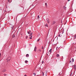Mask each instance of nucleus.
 I'll list each match as a JSON object with an SVG mask.
<instances>
[{
    "instance_id": "nucleus-13",
    "label": "nucleus",
    "mask_w": 76,
    "mask_h": 76,
    "mask_svg": "<svg viewBox=\"0 0 76 76\" xmlns=\"http://www.w3.org/2000/svg\"><path fill=\"white\" fill-rule=\"evenodd\" d=\"M36 50H37V48H34V51H36Z\"/></svg>"
},
{
    "instance_id": "nucleus-19",
    "label": "nucleus",
    "mask_w": 76,
    "mask_h": 76,
    "mask_svg": "<svg viewBox=\"0 0 76 76\" xmlns=\"http://www.w3.org/2000/svg\"><path fill=\"white\" fill-rule=\"evenodd\" d=\"M64 9H66V7H64Z\"/></svg>"
},
{
    "instance_id": "nucleus-5",
    "label": "nucleus",
    "mask_w": 76,
    "mask_h": 76,
    "mask_svg": "<svg viewBox=\"0 0 76 76\" xmlns=\"http://www.w3.org/2000/svg\"><path fill=\"white\" fill-rule=\"evenodd\" d=\"M31 32V31H27V33H28V34H30Z\"/></svg>"
},
{
    "instance_id": "nucleus-36",
    "label": "nucleus",
    "mask_w": 76,
    "mask_h": 76,
    "mask_svg": "<svg viewBox=\"0 0 76 76\" xmlns=\"http://www.w3.org/2000/svg\"><path fill=\"white\" fill-rule=\"evenodd\" d=\"M39 51H41V50H40Z\"/></svg>"
},
{
    "instance_id": "nucleus-2",
    "label": "nucleus",
    "mask_w": 76,
    "mask_h": 76,
    "mask_svg": "<svg viewBox=\"0 0 76 76\" xmlns=\"http://www.w3.org/2000/svg\"><path fill=\"white\" fill-rule=\"evenodd\" d=\"M73 67H74V69H75V70L76 69V65H74V66H73Z\"/></svg>"
},
{
    "instance_id": "nucleus-40",
    "label": "nucleus",
    "mask_w": 76,
    "mask_h": 76,
    "mask_svg": "<svg viewBox=\"0 0 76 76\" xmlns=\"http://www.w3.org/2000/svg\"><path fill=\"white\" fill-rule=\"evenodd\" d=\"M57 48H56V49L57 50Z\"/></svg>"
},
{
    "instance_id": "nucleus-1",
    "label": "nucleus",
    "mask_w": 76,
    "mask_h": 76,
    "mask_svg": "<svg viewBox=\"0 0 76 76\" xmlns=\"http://www.w3.org/2000/svg\"><path fill=\"white\" fill-rule=\"evenodd\" d=\"M11 59V57H9L7 58V61H10V60Z\"/></svg>"
},
{
    "instance_id": "nucleus-26",
    "label": "nucleus",
    "mask_w": 76,
    "mask_h": 76,
    "mask_svg": "<svg viewBox=\"0 0 76 76\" xmlns=\"http://www.w3.org/2000/svg\"><path fill=\"white\" fill-rule=\"evenodd\" d=\"M6 75H7V74H4V76H6Z\"/></svg>"
},
{
    "instance_id": "nucleus-35",
    "label": "nucleus",
    "mask_w": 76,
    "mask_h": 76,
    "mask_svg": "<svg viewBox=\"0 0 76 76\" xmlns=\"http://www.w3.org/2000/svg\"><path fill=\"white\" fill-rule=\"evenodd\" d=\"M37 47H35V48H36Z\"/></svg>"
},
{
    "instance_id": "nucleus-17",
    "label": "nucleus",
    "mask_w": 76,
    "mask_h": 76,
    "mask_svg": "<svg viewBox=\"0 0 76 76\" xmlns=\"http://www.w3.org/2000/svg\"><path fill=\"white\" fill-rule=\"evenodd\" d=\"M45 26H47V27H48V24H46L45 25Z\"/></svg>"
},
{
    "instance_id": "nucleus-8",
    "label": "nucleus",
    "mask_w": 76,
    "mask_h": 76,
    "mask_svg": "<svg viewBox=\"0 0 76 76\" xmlns=\"http://www.w3.org/2000/svg\"><path fill=\"white\" fill-rule=\"evenodd\" d=\"M26 57H29V54H27L26 55Z\"/></svg>"
},
{
    "instance_id": "nucleus-20",
    "label": "nucleus",
    "mask_w": 76,
    "mask_h": 76,
    "mask_svg": "<svg viewBox=\"0 0 76 76\" xmlns=\"http://www.w3.org/2000/svg\"><path fill=\"white\" fill-rule=\"evenodd\" d=\"M42 73L43 74V76H44V72H42Z\"/></svg>"
},
{
    "instance_id": "nucleus-21",
    "label": "nucleus",
    "mask_w": 76,
    "mask_h": 76,
    "mask_svg": "<svg viewBox=\"0 0 76 76\" xmlns=\"http://www.w3.org/2000/svg\"><path fill=\"white\" fill-rule=\"evenodd\" d=\"M32 36H31V37L29 38L30 39H32Z\"/></svg>"
},
{
    "instance_id": "nucleus-11",
    "label": "nucleus",
    "mask_w": 76,
    "mask_h": 76,
    "mask_svg": "<svg viewBox=\"0 0 76 76\" xmlns=\"http://www.w3.org/2000/svg\"><path fill=\"white\" fill-rule=\"evenodd\" d=\"M39 19V15H38L37 16V19Z\"/></svg>"
},
{
    "instance_id": "nucleus-34",
    "label": "nucleus",
    "mask_w": 76,
    "mask_h": 76,
    "mask_svg": "<svg viewBox=\"0 0 76 76\" xmlns=\"http://www.w3.org/2000/svg\"><path fill=\"white\" fill-rule=\"evenodd\" d=\"M58 37H60V35H58Z\"/></svg>"
},
{
    "instance_id": "nucleus-18",
    "label": "nucleus",
    "mask_w": 76,
    "mask_h": 76,
    "mask_svg": "<svg viewBox=\"0 0 76 76\" xmlns=\"http://www.w3.org/2000/svg\"><path fill=\"white\" fill-rule=\"evenodd\" d=\"M27 62H28V61L26 60L25 61V63H27Z\"/></svg>"
},
{
    "instance_id": "nucleus-38",
    "label": "nucleus",
    "mask_w": 76,
    "mask_h": 76,
    "mask_svg": "<svg viewBox=\"0 0 76 76\" xmlns=\"http://www.w3.org/2000/svg\"><path fill=\"white\" fill-rule=\"evenodd\" d=\"M42 48H43V46H42Z\"/></svg>"
},
{
    "instance_id": "nucleus-33",
    "label": "nucleus",
    "mask_w": 76,
    "mask_h": 76,
    "mask_svg": "<svg viewBox=\"0 0 76 76\" xmlns=\"http://www.w3.org/2000/svg\"><path fill=\"white\" fill-rule=\"evenodd\" d=\"M47 7V5H46V7Z\"/></svg>"
},
{
    "instance_id": "nucleus-24",
    "label": "nucleus",
    "mask_w": 76,
    "mask_h": 76,
    "mask_svg": "<svg viewBox=\"0 0 76 76\" xmlns=\"http://www.w3.org/2000/svg\"><path fill=\"white\" fill-rule=\"evenodd\" d=\"M34 76H35V75H36V74L35 73H34Z\"/></svg>"
},
{
    "instance_id": "nucleus-32",
    "label": "nucleus",
    "mask_w": 76,
    "mask_h": 76,
    "mask_svg": "<svg viewBox=\"0 0 76 76\" xmlns=\"http://www.w3.org/2000/svg\"><path fill=\"white\" fill-rule=\"evenodd\" d=\"M7 1H9V0H7Z\"/></svg>"
},
{
    "instance_id": "nucleus-39",
    "label": "nucleus",
    "mask_w": 76,
    "mask_h": 76,
    "mask_svg": "<svg viewBox=\"0 0 76 76\" xmlns=\"http://www.w3.org/2000/svg\"><path fill=\"white\" fill-rule=\"evenodd\" d=\"M21 35H22V34H21Z\"/></svg>"
},
{
    "instance_id": "nucleus-9",
    "label": "nucleus",
    "mask_w": 76,
    "mask_h": 76,
    "mask_svg": "<svg viewBox=\"0 0 76 76\" xmlns=\"http://www.w3.org/2000/svg\"><path fill=\"white\" fill-rule=\"evenodd\" d=\"M11 27L12 29H13V25H11Z\"/></svg>"
},
{
    "instance_id": "nucleus-31",
    "label": "nucleus",
    "mask_w": 76,
    "mask_h": 76,
    "mask_svg": "<svg viewBox=\"0 0 76 76\" xmlns=\"http://www.w3.org/2000/svg\"><path fill=\"white\" fill-rule=\"evenodd\" d=\"M1 56V53H0V57Z\"/></svg>"
},
{
    "instance_id": "nucleus-15",
    "label": "nucleus",
    "mask_w": 76,
    "mask_h": 76,
    "mask_svg": "<svg viewBox=\"0 0 76 76\" xmlns=\"http://www.w3.org/2000/svg\"><path fill=\"white\" fill-rule=\"evenodd\" d=\"M40 38L38 39L37 40V42H39V40H40Z\"/></svg>"
},
{
    "instance_id": "nucleus-16",
    "label": "nucleus",
    "mask_w": 76,
    "mask_h": 76,
    "mask_svg": "<svg viewBox=\"0 0 76 76\" xmlns=\"http://www.w3.org/2000/svg\"><path fill=\"white\" fill-rule=\"evenodd\" d=\"M51 50H52V49H50V50H49L50 53H51Z\"/></svg>"
},
{
    "instance_id": "nucleus-27",
    "label": "nucleus",
    "mask_w": 76,
    "mask_h": 76,
    "mask_svg": "<svg viewBox=\"0 0 76 76\" xmlns=\"http://www.w3.org/2000/svg\"><path fill=\"white\" fill-rule=\"evenodd\" d=\"M45 75H46V76H47V73H46L45 74Z\"/></svg>"
},
{
    "instance_id": "nucleus-22",
    "label": "nucleus",
    "mask_w": 76,
    "mask_h": 76,
    "mask_svg": "<svg viewBox=\"0 0 76 76\" xmlns=\"http://www.w3.org/2000/svg\"><path fill=\"white\" fill-rule=\"evenodd\" d=\"M42 64L44 63V61H42Z\"/></svg>"
},
{
    "instance_id": "nucleus-28",
    "label": "nucleus",
    "mask_w": 76,
    "mask_h": 76,
    "mask_svg": "<svg viewBox=\"0 0 76 76\" xmlns=\"http://www.w3.org/2000/svg\"><path fill=\"white\" fill-rule=\"evenodd\" d=\"M47 3H45V6H47Z\"/></svg>"
},
{
    "instance_id": "nucleus-10",
    "label": "nucleus",
    "mask_w": 76,
    "mask_h": 76,
    "mask_svg": "<svg viewBox=\"0 0 76 76\" xmlns=\"http://www.w3.org/2000/svg\"><path fill=\"white\" fill-rule=\"evenodd\" d=\"M15 34H13L12 35V38H15Z\"/></svg>"
},
{
    "instance_id": "nucleus-30",
    "label": "nucleus",
    "mask_w": 76,
    "mask_h": 76,
    "mask_svg": "<svg viewBox=\"0 0 76 76\" xmlns=\"http://www.w3.org/2000/svg\"><path fill=\"white\" fill-rule=\"evenodd\" d=\"M70 0H67V1H69Z\"/></svg>"
},
{
    "instance_id": "nucleus-25",
    "label": "nucleus",
    "mask_w": 76,
    "mask_h": 76,
    "mask_svg": "<svg viewBox=\"0 0 76 76\" xmlns=\"http://www.w3.org/2000/svg\"><path fill=\"white\" fill-rule=\"evenodd\" d=\"M71 62H72V61H69V63H71Z\"/></svg>"
},
{
    "instance_id": "nucleus-7",
    "label": "nucleus",
    "mask_w": 76,
    "mask_h": 76,
    "mask_svg": "<svg viewBox=\"0 0 76 76\" xmlns=\"http://www.w3.org/2000/svg\"><path fill=\"white\" fill-rule=\"evenodd\" d=\"M56 23V22L55 21H53L52 24L53 25H54V24H55Z\"/></svg>"
},
{
    "instance_id": "nucleus-23",
    "label": "nucleus",
    "mask_w": 76,
    "mask_h": 76,
    "mask_svg": "<svg viewBox=\"0 0 76 76\" xmlns=\"http://www.w3.org/2000/svg\"><path fill=\"white\" fill-rule=\"evenodd\" d=\"M28 36H26V39H27V38H28Z\"/></svg>"
},
{
    "instance_id": "nucleus-37",
    "label": "nucleus",
    "mask_w": 76,
    "mask_h": 76,
    "mask_svg": "<svg viewBox=\"0 0 76 76\" xmlns=\"http://www.w3.org/2000/svg\"><path fill=\"white\" fill-rule=\"evenodd\" d=\"M75 37L76 38V36H75Z\"/></svg>"
},
{
    "instance_id": "nucleus-29",
    "label": "nucleus",
    "mask_w": 76,
    "mask_h": 76,
    "mask_svg": "<svg viewBox=\"0 0 76 76\" xmlns=\"http://www.w3.org/2000/svg\"><path fill=\"white\" fill-rule=\"evenodd\" d=\"M24 76H27V75H24Z\"/></svg>"
},
{
    "instance_id": "nucleus-14",
    "label": "nucleus",
    "mask_w": 76,
    "mask_h": 76,
    "mask_svg": "<svg viewBox=\"0 0 76 76\" xmlns=\"http://www.w3.org/2000/svg\"><path fill=\"white\" fill-rule=\"evenodd\" d=\"M72 62H74V59L73 58H72Z\"/></svg>"
},
{
    "instance_id": "nucleus-6",
    "label": "nucleus",
    "mask_w": 76,
    "mask_h": 76,
    "mask_svg": "<svg viewBox=\"0 0 76 76\" xmlns=\"http://www.w3.org/2000/svg\"><path fill=\"white\" fill-rule=\"evenodd\" d=\"M6 71V69H4L2 71V72H5Z\"/></svg>"
},
{
    "instance_id": "nucleus-3",
    "label": "nucleus",
    "mask_w": 76,
    "mask_h": 76,
    "mask_svg": "<svg viewBox=\"0 0 76 76\" xmlns=\"http://www.w3.org/2000/svg\"><path fill=\"white\" fill-rule=\"evenodd\" d=\"M47 22L48 23H49V22H50V20H49V19H47Z\"/></svg>"
},
{
    "instance_id": "nucleus-4",
    "label": "nucleus",
    "mask_w": 76,
    "mask_h": 76,
    "mask_svg": "<svg viewBox=\"0 0 76 76\" xmlns=\"http://www.w3.org/2000/svg\"><path fill=\"white\" fill-rule=\"evenodd\" d=\"M32 32H31V34L29 35V37H31V36H32Z\"/></svg>"
},
{
    "instance_id": "nucleus-12",
    "label": "nucleus",
    "mask_w": 76,
    "mask_h": 76,
    "mask_svg": "<svg viewBox=\"0 0 76 76\" xmlns=\"http://www.w3.org/2000/svg\"><path fill=\"white\" fill-rule=\"evenodd\" d=\"M56 56H57V57H59V56H60V55L58 54H57L56 55Z\"/></svg>"
}]
</instances>
